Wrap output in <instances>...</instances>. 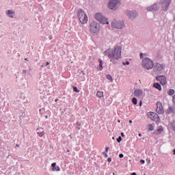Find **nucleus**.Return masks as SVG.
Segmentation results:
<instances>
[{"mask_svg": "<svg viewBox=\"0 0 175 175\" xmlns=\"http://www.w3.org/2000/svg\"><path fill=\"white\" fill-rule=\"evenodd\" d=\"M105 54L109 57L112 64H116L122 57V47L116 46L113 49H108Z\"/></svg>", "mask_w": 175, "mask_h": 175, "instance_id": "f257e3e1", "label": "nucleus"}, {"mask_svg": "<svg viewBox=\"0 0 175 175\" xmlns=\"http://www.w3.org/2000/svg\"><path fill=\"white\" fill-rule=\"evenodd\" d=\"M142 65L144 69L149 70L150 69H152L154 68V62L150 58L145 57L142 59Z\"/></svg>", "mask_w": 175, "mask_h": 175, "instance_id": "f03ea898", "label": "nucleus"}, {"mask_svg": "<svg viewBox=\"0 0 175 175\" xmlns=\"http://www.w3.org/2000/svg\"><path fill=\"white\" fill-rule=\"evenodd\" d=\"M100 25L96 23V21H92L90 23V33L94 35H98L100 33Z\"/></svg>", "mask_w": 175, "mask_h": 175, "instance_id": "7ed1b4c3", "label": "nucleus"}, {"mask_svg": "<svg viewBox=\"0 0 175 175\" xmlns=\"http://www.w3.org/2000/svg\"><path fill=\"white\" fill-rule=\"evenodd\" d=\"M78 18L79 19L81 23L83 25L86 24L88 21V17L83 10L78 11Z\"/></svg>", "mask_w": 175, "mask_h": 175, "instance_id": "20e7f679", "label": "nucleus"}, {"mask_svg": "<svg viewBox=\"0 0 175 175\" xmlns=\"http://www.w3.org/2000/svg\"><path fill=\"white\" fill-rule=\"evenodd\" d=\"M94 18L97 21H99L101 24H109L108 19L103 16L100 13L96 14Z\"/></svg>", "mask_w": 175, "mask_h": 175, "instance_id": "39448f33", "label": "nucleus"}, {"mask_svg": "<svg viewBox=\"0 0 175 175\" xmlns=\"http://www.w3.org/2000/svg\"><path fill=\"white\" fill-rule=\"evenodd\" d=\"M148 117L150 120L155 122H160L161 118L155 112H148Z\"/></svg>", "mask_w": 175, "mask_h": 175, "instance_id": "423d86ee", "label": "nucleus"}, {"mask_svg": "<svg viewBox=\"0 0 175 175\" xmlns=\"http://www.w3.org/2000/svg\"><path fill=\"white\" fill-rule=\"evenodd\" d=\"M111 27L116 29H122L124 27V22L114 20L111 23Z\"/></svg>", "mask_w": 175, "mask_h": 175, "instance_id": "0eeeda50", "label": "nucleus"}, {"mask_svg": "<svg viewBox=\"0 0 175 175\" xmlns=\"http://www.w3.org/2000/svg\"><path fill=\"white\" fill-rule=\"evenodd\" d=\"M156 112L159 115H163V114L165 113V110H164V108H163V103L161 102H157V103Z\"/></svg>", "mask_w": 175, "mask_h": 175, "instance_id": "6e6552de", "label": "nucleus"}, {"mask_svg": "<svg viewBox=\"0 0 175 175\" xmlns=\"http://www.w3.org/2000/svg\"><path fill=\"white\" fill-rule=\"evenodd\" d=\"M119 5L120 0H110L109 2V8L111 10H116Z\"/></svg>", "mask_w": 175, "mask_h": 175, "instance_id": "1a4fd4ad", "label": "nucleus"}, {"mask_svg": "<svg viewBox=\"0 0 175 175\" xmlns=\"http://www.w3.org/2000/svg\"><path fill=\"white\" fill-rule=\"evenodd\" d=\"M156 80L159 81L162 85H165L167 83L165 76H158L156 77Z\"/></svg>", "mask_w": 175, "mask_h": 175, "instance_id": "9d476101", "label": "nucleus"}, {"mask_svg": "<svg viewBox=\"0 0 175 175\" xmlns=\"http://www.w3.org/2000/svg\"><path fill=\"white\" fill-rule=\"evenodd\" d=\"M170 1L172 0H161V5L164 10H167L169 6L170 5Z\"/></svg>", "mask_w": 175, "mask_h": 175, "instance_id": "9b49d317", "label": "nucleus"}, {"mask_svg": "<svg viewBox=\"0 0 175 175\" xmlns=\"http://www.w3.org/2000/svg\"><path fill=\"white\" fill-rule=\"evenodd\" d=\"M164 131L163 126H159L154 131L153 134L155 135H161Z\"/></svg>", "mask_w": 175, "mask_h": 175, "instance_id": "f8f14e48", "label": "nucleus"}, {"mask_svg": "<svg viewBox=\"0 0 175 175\" xmlns=\"http://www.w3.org/2000/svg\"><path fill=\"white\" fill-rule=\"evenodd\" d=\"M164 69V66L161 64H156L154 67V72H162Z\"/></svg>", "mask_w": 175, "mask_h": 175, "instance_id": "ddd939ff", "label": "nucleus"}, {"mask_svg": "<svg viewBox=\"0 0 175 175\" xmlns=\"http://www.w3.org/2000/svg\"><path fill=\"white\" fill-rule=\"evenodd\" d=\"M126 14L131 18H135L137 17V14L135 12L126 11Z\"/></svg>", "mask_w": 175, "mask_h": 175, "instance_id": "4468645a", "label": "nucleus"}, {"mask_svg": "<svg viewBox=\"0 0 175 175\" xmlns=\"http://www.w3.org/2000/svg\"><path fill=\"white\" fill-rule=\"evenodd\" d=\"M144 92L141 90H136L134 92V96L135 97H141L143 95Z\"/></svg>", "mask_w": 175, "mask_h": 175, "instance_id": "2eb2a0df", "label": "nucleus"}, {"mask_svg": "<svg viewBox=\"0 0 175 175\" xmlns=\"http://www.w3.org/2000/svg\"><path fill=\"white\" fill-rule=\"evenodd\" d=\"M146 129L148 132L153 131L155 129V126L153 124H148L146 125Z\"/></svg>", "mask_w": 175, "mask_h": 175, "instance_id": "dca6fc26", "label": "nucleus"}, {"mask_svg": "<svg viewBox=\"0 0 175 175\" xmlns=\"http://www.w3.org/2000/svg\"><path fill=\"white\" fill-rule=\"evenodd\" d=\"M153 88L158 90L159 91H161L162 90V87L160 83H155L153 84Z\"/></svg>", "mask_w": 175, "mask_h": 175, "instance_id": "f3484780", "label": "nucleus"}, {"mask_svg": "<svg viewBox=\"0 0 175 175\" xmlns=\"http://www.w3.org/2000/svg\"><path fill=\"white\" fill-rule=\"evenodd\" d=\"M148 11L152 12V11H155L158 10V6L157 5H154L152 7H149L147 8Z\"/></svg>", "mask_w": 175, "mask_h": 175, "instance_id": "a211bd4d", "label": "nucleus"}, {"mask_svg": "<svg viewBox=\"0 0 175 175\" xmlns=\"http://www.w3.org/2000/svg\"><path fill=\"white\" fill-rule=\"evenodd\" d=\"M96 97L98 98H102L104 97V92L101 91H98L96 93Z\"/></svg>", "mask_w": 175, "mask_h": 175, "instance_id": "6ab92c4d", "label": "nucleus"}, {"mask_svg": "<svg viewBox=\"0 0 175 175\" xmlns=\"http://www.w3.org/2000/svg\"><path fill=\"white\" fill-rule=\"evenodd\" d=\"M98 62H99L98 70H103V60L100 59H98Z\"/></svg>", "mask_w": 175, "mask_h": 175, "instance_id": "aec40b11", "label": "nucleus"}, {"mask_svg": "<svg viewBox=\"0 0 175 175\" xmlns=\"http://www.w3.org/2000/svg\"><path fill=\"white\" fill-rule=\"evenodd\" d=\"M106 78H107V79L109 80L110 82H113V79L111 75H107L106 76Z\"/></svg>", "mask_w": 175, "mask_h": 175, "instance_id": "412c9836", "label": "nucleus"}, {"mask_svg": "<svg viewBox=\"0 0 175 175\" xmlns=\"http://www.w3.org/2000/svg\"><path fill=\"white\" fill-rule=\"evenodd\" d=\"M169 96H173L174 94V90L170 89L167 92Z\"/></svg>", "mask_w": 175, "mask_h": 175, "instance_id": "4be33fe9", "label": "nucleus"}, {"mask_svg": "<svg viewBox=\"0 0 175 175\" xmlns=\"http://www.w3.org/2000/svg\"><path fill=\"white\" fill-rule=\"evenodd\" d=\"M14 12H12L11 10H8L7 11V14L9 15V16L10 18H13V16H12L11 14H14Z\"/></svg>", "mask_w": 175, "mask_h": 175, "instance_id": "5701e85b", "label": "nucleus"}, {"mask_svg": "<svg viewBox=\"0 0 175 175\" xmlns=\"http://www.w3.org/2000/svg\"><path fill=\"white\" fill-rule=\"evenodd\" d=\"M132 103L133 105H137V99L136 98H133Z\"/></svg>", "mask_w": 175, "mask_h": 175, "instance_id": "b1692460", "label": "nucleus"}, {"mask_svg": "<svg viewBox=\"0 0 175 175\" xmlns=\"http://www.w3.org/2000/svg\"><path fill=\"white\" fill-rule=\"evenodd\" d=\"M38 135L40 137H43L44 135V131H40V132H38Z\"/></svg>", "mask_w": 175, "mask_h": 175, "instance_id": "393cba45", "label": "nucleus"}, {"mask_svg": "<svg viewBox=\"0 0 175 175\" xmlns=\"http://www.w3.org/2000/svg\"><path fill=\"white\" fill-rule=\"evenodd\" d=\"M73 90H74V92H75V93H79L80 92V90H78L77 87H76V86L73 87Z\"/></svg>", "mask_w": 175, "mask_h": 175, "instance_id": "a878e982", "label": "nucleus"}, {"mask_svg": "<svg viewBox=\"0 0 175 175\" xmlns=\"http://www.w3.org/2000/svg\"><path fill=\"white\" fill-rule=\"evenodd\" d=\"M53 171L59 172L60 171V167H55L54 168H53Z\"/></svg>", "mask_w": 175, "mask_h": 175, "instance_id": "bb28decb", "label": "nucleus"}, {"mask_svg": "<svg viewBox=\"0 0 175 175\" xmlns=\"http://www.w3.org/2000/svg\"><path fill=\"white\" fill-rule=\"evenodd\" d=\"M122 140V138L121 136H119L118 139H117V142H119V143H120Z\"/></svg>", "mask_w": 175, "mask_h": 175, "instance_id": "cd10ccee", "label": "nucleus"}, {"mask_svg": "<svg viewBox=\"0 0 175 175\" xmlns=\"http://www.w3.org/2000/svg\"><path fill=\"white\" fill-rule=\"evenodd\" d=\"M111 161H112L111 157H108V159H107V162L110 163V162H111Z\"/></svg>", "mask_w": 175, "mask_h": 175, "instance_id": "c85d7f7f", "label": "nucleus"}, {"mask_svg": "<svg viewBox=\"0 0 175 175\" xmlns=\"http://www.w3.org/2000/svg\"><path fill=\"white\" fill-rule=\"evenodd\" d=\"M109 151V147H105V152L108 153Z\"/></svg>", "mask_w": 175, "mask_h": 175, "instance_id": "c756f323", "label": "nucleus"}, {"mask_svg": "<svg viewBox=\"0 0 175 175\" xmlns=\"http://www.w3.org/2000/svg\"><path fill=\"white\" fill-rule=\"evenodd\" d=\"M55 166H56V163H52V167L55 168V167H56Z\"/></svg>", "mask_w": 175, "mask_h": 175, "instance_id": "7c9ffc66", "label": "nucleus"}, {"mask_svg": "<svg viewBox=\"0 0 175 175\" xmlns=\"http://www.w3.org/2000/svg\"><path fill=\"white\" fill-rule=\"evenodd\" d=\"M119 157H120V158H124V154H122V153H120V154H119Z\"/></svg>", "mask_w": 175, "mask_h": 175, "instance_id": "2f4dec72", "label": "nucleus"}, {"mask_svg": "<svg viewBox=\"0 0 175 175\" xmlns=\"http://www.w3.org/2000/svg\"><path fill=\"white\" fill-rule=\"evenodd\" d=\"M146 163L145 160H140V163L144 164Z\"/></svg>", "mask_w": 175, "mask_h": 175, "instance_id": "473e14b6", "label": "nucleus"}, {"mask_svg": "<svg viewBox=\"0 0 175 175\" xmlns=\"http://www.w3.org/2000/svg\"><path fill=\"white\" fill-rule=\"evenodd\" d=\"M172 128L175 130V122L172 123Z\"/></svg>", "mask_w": 175, "mask_h": 175, "instance_id": "72a5a7b5", "label": "nucleus"}, {"mask_svg": "<svg viewBox=\"0 0 175 175\" xmlns=\"http://www.w3.org/2000/svg\"><path fill=\"white\" fill-rule=\"evenodd\" d=\"M144 57V53H140V58L142 59Z\"/></svg>", "mask_w": 175, "mask_h": 175, "instance_id": "f704fd0d", "label": "nucleus"}, {"mask_svg": "<svg viewBox=\"0 0 175 175\" xmlns=\"http://www.w3.org/2000/svg\"><path fill=\"white\" fill-rule=\"evenodd\" d=\"M124 65H130V62H126V63H124Z\"/></svg>", "mask_w": 175, "mask_h": 175, "instance_id": "c9c22d12", "label": "nucleus"}, {"mask_svg": "<svg viewBox=\"0 0 175 175\" xmlns=\"http://www.w3.org/2000/svg\"><path fill=\"white\" fill-rule=\"evenodd\" d=\"M104 154H105V158H107L108 157V154L107 152H104Z\"/></svg>", "mask_w": 175, "mask_h": 175, "instance_id": "e433bc0d", "label": "nucleus"}, {"mask_svg": "<svg viewBox=\"0 0 175 175\" xmlns=\"http://www.w3.org/2000/svg\"><path fill=\"white\" fill-rule=\"evenodd\" d=\"M121 136L122 137H124V133H121Z\"/></svg>", "mask_w": 175, "mask_h": 175, "instance_id": "4c0bfd02", "label": "nucleus"}, {"mask_svg": "<svg viewBox=\"0 0 175 175\" xmlns=\"http://www.w3.org/2000/svg\"><path fill=\"white\" fill-rule=\"evenodd\" d=\"M142 101H140L139 106L142 107Z\"/></svg>", "mask_w": 175, "mask_h": 175, "instance_id": "58836bf2", "label": "nucleus"}, {"mask_svg": "<svg viewBox=\"0 0 175 175\" xmlns=\"http://www.w3.org/2000/svg\"><path fill=\"white\" fill-rule=\"evenodd\" d=\"M129 122L130 124H132V123H133V121H132V120H129Z\"/></svg>", "mask_w": 175, "mask_h": 175, "instance_id": "ea45409f", "label": "nucleus"}, {"mask_svg": "<svg viewBox=\"0 0 175 175\" xmlns=\"http://www.w3.org/2000/svg\"><path fill=\"white\" fill-rule=\"evenodd\" d=\"M173 154L175 155V149L173 150Z\"/></svg>", "mask_w": 175, "mask_h": 175, "instance_id": "a19ab883", "label": "nucleus"}, {"mask_svg": "<svg viewBox=\"0 0 175 175\" xmlns=\"http://www.w3.org/2000/svg\"><path fill=\"white\" fill-rule=\"evenodd\" d=\"M48 65H49V62H46V66H47Z\"/></svg>", "mask_w": 175, "mask_h": 175, "instance_id": "79ce46f5", "label": "nucleus"}, {"mask_svg": "<svg viewBox=\"0 0 175 175\" xmlns=\"http://www.w3.org/2000/svg\"><path fill=\"white\" fill-rule=\"evenodd\" d=\"M138 135H139V137H142V134L141 133H139Z\"/></svg>", "mask_w": 175, "mask_h": 175, "instance_id": "37998d69", "label": "nucleus"}, {"mask_svg": "<svg viewBox=\"0 0 175 175\" xmlns=\"http://www.w3.org/2000/svg\"><path fill=\"white\" fill-rule=\"evenodd\" d=\"M131 175H137V174L136 173H132Z\"/></svg>", "mask_w": 175, "mask_h": 175, "instance_id": "c03bdc74", "label": "nucleus"}, {"mask_svg": "<svg viewBox=\"0 0 175 175\" xmlns=\"http://www.w3.org/2000/svg\"><path fill=\"white\" fill-rule=\"evenodd\" d=\"M58 101V99L57 98H56L55 99V103H57Z\"/></svg>", "mask_w": 175, "mask_h": 175, "instance_id": "a18cd8bd", "label": "nucleus"}, {"mask_svg": "<svg viewBox=\"0 0 175 175\" xmlns=\"http://www.w3.org/2000/svg\"><path fill=\"white\" fill-rule=\"evenodd\" d=\"M77 125L81 126V124H79V123H77Z\"/></svg>", "mask_w": 175, "mask_h": 175, "instance_id": "49530a36", "label": "nucleus"}, {"mask_svg": "<svg viewBox=\"0 0 175 175\" xmlns=\"http://www.w3.org/2000/svg\"><path fill=\"white\" fill-rule=\"evenodd\" d=\"M16 146V147H19V145L18 144Z\"/></svg>", "mask_w": 175, "mask_h": 175, "instance_id": "de8ad7c7", "label": "nucleus"}, {"mask_svg": "<svg viewBox=\"0 0 175 175\" xmlns=\"http://www.w3.org/2000/svg\"><path fill=\"white\" fill-rule=\"evenodd\" d=\"M118 123H120V120H118Z\"/></svg>", "mask_w": 175, "mask_h": 175, "instance_id": "09e8293b", "label": "nucleus"}, {"mask_svg": "<svg viewBox=\"0 0 175 175\" xmlns=\"http://www.w3.org/2000/svg\"><path fill=\"white\" fill-rule=\"evenodd\" d=\"M48 118V116H46V119H47Z\"/></svg>", "mask_w": 175, "mask_h": 175, "instance_id": "8fccbe9b", "label": "nucleus"}, {"mask_svg": "<svg viewBox=\"0 0 175 175\" xmlns=\"http://www.w3.org/2000/svg\"><path fill=\"white\" fill-rule=\"evenodd\" d=\"M67 152H70V150H67Z\"/></svg>", "mask_w": 175, "mask_h": 175, "instance_id": "3c124183", "label": "nucleus"}, {"mask_svg": "<svg viewBox=\"0 0 175 175\" xmlns=\"http://www.w3.org/2000/svg\"><path fill=\"white\" fill-rule=\"evenodd\" d=\"M25 61H27V58H25Z\"/></svg>", "mask_w": 175, "mask_h": 175, "instance_id": "603ef678", "label": "nucleus"}, {"mask_svg": "<svg viewBox=\"0 0 175 175\" xmlns=\"http://www.w3.org/2000/svg\"><path fill=\"white\" fill-rule=\"evenodd\" d=\"M40 111H41V109H40Z\"/></svg>", "mask_w": 175, "mask_h": 175, "instance_id": "864d4df0", "label": "nucleus"}]
</instances>
